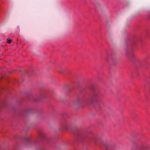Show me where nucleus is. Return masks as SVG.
<instances>
[{"label":"nucleus","mask_w":150,"mask_h":150,"mask_svg":"<svg viewBox=\"0 0 150 150\" xmlns=\"http://www.w3.org/2000/svg\"><path fill=\"white\" fill-rule=\"evenodd\" d=\"M63 128L66 130H68L70 128V125L69 124L67 123L64 125L63 126Z\"/></svg>","instance_id":"obj_4"},{"label":"nucleus","mask_w":150,"mask_h":150,"mask_svg":"<svg viewBox=\"0 0 150 150\" xmlns=\"http://www.w3.org/2000/svg\"><path fill=\"white\" fill-rule=\"evenodd\" d=\"M149 17H150V12L149 13Z\"/></svg>","instance_id":"obj_10"},{"label":"nucleus","mask_w":150,"mask_h":150,"mask_svg":"<svg viewBox=\"0 0 150 150\" xmlns=\"http://www.w3.org/2000/svg\"><path fill=\"white\" fill-rule=\"evenodd\" d=\"M142 13L141 12L140 10H137L134 13V16H138L140 15Z\"/></svg>","instance_id":"obj_5"},{"label":"nucleus","mask_w":150,"mask_h":150,"mask_svg":"<svg viewBox=\"0 0 150 150\" xmlns=\"http://www.w3.org/2000/svg\"><path fill=\"white\" fill-rule=\"evenodd\" d=\"M39 135L40 138L41 139H44L46 137L45 132L42 130H40L39 132Z\"/></svg>","instance_id":"obj_3"},{"label":"nucleus","mask_w":150,"mask_h":150,"mask_svg":"<svg viewBox=\"0 0 150 150\" xmlns=\"http://www.w3.org/2000/svg\"><path fill=\"white\" fill-rule=\"evenodd\" d=\"M12 42V40L11 39H8V40L7 41V42L9 43L10 44Z\"/></svg>","instance_id":"obj_7"},{"label":"nucleus","mask_w":150,"mask_h":150,"mask_svg":"<svg viewBox=\"0 0 150 150\" xmlns=\"http://www.w3.org/2000/svg\"><path fill=\"white\" fill-rule=\"evenodd\" d=\"M96 6H97L96 8H100V7H101V5L100 3H97V4Z\"/></svg>","instance_id":"obj_6"},{"label":"nucleus","mask_w":150,"mask_h":150,"mask_svg":"<svg viewBox=\"0 0 150 150\" xmlns=\"http://www.w3.org/2000/svg\"><path fill=\"white\" fill-rule=\"evenodd\" d=\"M2 105V103H0V106H1Z\"/></svg>","instance_id":"obj_11"},{"label":"nucleus","mask_w":150,"mask_h":150,"mask_svg":"<svg viewBox=\"0 0 150 150\" xmlns=\"http://www.w3.org/2000/svg\"><path fill=\"white\" fill-rule=\"evenodd\" d=\"M99 94L97 92H95L93 93L92 95V98L91 99L89 100H82L80 98H78L76 100V102L77 104H79L81 102H84L87 103H96L97 102L98 98L99 97Z\"/></svg>","instance_id":"obj_1"},{"label":"nucleus","mask_w":150,"mask_h":150,"mask_svg":"<svg viewBox=\"0 0 150 150\" xmlns=\"http://www.w3.org/2000/svg\"><path fill=\"white\" fill-rule=\"evenodd\" d=\"M106 60V62H108V59L107 58V59H106V60Z\"/></svg>","instance_id":"obj_8"},{"label":"nucleus","mask_w":150,"mask_h":150,"mask_svg":"<svg viewBox=\"0 0 150 150\" xmlns=\"http://www.w3.org/2000/svg\"><path fill=\"white\" fill-rule=\"evenodd\" d=\"M125 56L127 59L132 61L135 57V55L133 53L132 50L131 49H128L125 51Z\"/></svg>","instance_id":"obj_2"},{"label":"nucleus","mask_w":150,"mask_h":150,"mask_svg":"<svg viewBox=\"0 0 150 150\" xmlns=\"http://www.w3.org/2000/svg\"><path fill=\"white\" fill-rule=\"evenodd\" d=\"M29 110H26L25 111V113H28V112H27V111H29Z\"/></svg>","instance_id":"obj_9"}]
</instances>
